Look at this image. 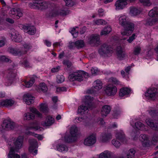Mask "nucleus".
Wrapping results in <instances>:
<instances>
[{"instance_id":"a878e982","label":"nucleus","mask_w":158,"mask_h":158,"mask_svg":"<svg viewBox=\"0 0 158 158\" xmlns=\"http://www.w3.org/2000/svg\"><path fill=\"white\" fill-rule=\"evenodd\" d=\"M7 77L11 80L13 79L16 76V71L15 69H10L8 70Z\"/></svg>"},{"instance_id":"e433bc0d","label":"nucleus","mask_w":158,"mask_h":158,"mask_svg":"<svg viewBox=\"0 0 158 158\" xmlns=\"http://www.w3.org/2000/svg\"><path fill=\"white\" fill-rule=\"evenodd\" d=\"M40 111L47 113L48 110V106L46 103H42L40 106Z\"/></svg>"},{"instance_id":"f8f14e48","label":"nucleus","mask_w":158,"mask_h":158,"mask_svg":"<svg viewBox=\"0 0 158 158\" xmlns=\"http://www.w3.org/2000/svg\"><path fill=\"white\" fill-rule=\"evenodd\" d=\"M96 141V138L94 135H91L86 138L84 141L85 145L90 146L94 144Z\"/></svg>"},{"instance_id":"9d476101","label":"nucleus","mask_w":158,"mask_h":158,"mask_svg":"<svg viewBox=\"0 0 158 158\" xmlns=\"http://www.w3.org/2000/svg\"><path fill=\"white\" fill-rule=\"evenodd\" d=\"M102 84L100 80H97L94 82V86L92 87V89L88 90V92L89 93H92L98 91L102 88Z\"/></svg>"},{"instance_id":"393cba45","label":"nucleus","mask_w":158,"mask_h":158,"mask_svg":"<svg viewBox=\"0 0 158 158\" xmlns=\"http://www.w3.org/2000/svg\"><path fill=\"white\" fill-rule=\"evenodd\" d=\"M145 25L147 26H151L156 24L158 22V19L157 18L152 19L149 18L146 21Z\"/></svg>"},{"instance_id":"37998d69","label":"nucleus","mask_w":158,"mask_h":158,"mask_svg":"<svg viewBox=\"0 0 158 158\" xmlns=\"http://www.w3.org/2000/svg\"><path fill=\"white\" fill-rule=\"evenodd\" d=\"M39 88L43 92H46L48 89L47 86L44 83H41L40 84Z\"/></svg>"},{"instance_id":"7c9ffc66","label":"nucleus","mask_w":158,"mask_h":158,"mask_svg":"<svg viewBox=\"0 0 158 158\" xmlns=\"http://www.w3.org/2000/svg\"><path fill=\"white\" fill-rule=\"evenodd\" d=\"M111 30V28L110 26L105 27L101 31L100 35H106L109 34Z\"/></svg>"},{"instance_id":"680f3d73","label":"nucleus","mask_w":158,"mask_h":158,"mask_svg":"<svg viewBox=\"0 0 158 158\" xmlns=\"http://www.w3.org/2000/svg\"><path fill=\"white\" fill-rule=\"evenodd\" d=\"M13 40L17 42H20L22 40V37L21 35L19 34L15 37L14 40Z\"/></svg>"},{"instance_id":"5fc2aeb1","label":"nucleus","mask_w":158,"mask_h":158,"mask_svg":"<svg viewBox=\"0 0 158 158\" xmlns=\"http://www.w3.org/2000/svg\"><path fill=\"white\" fill-rule=\"evenodd\" d=\"M27 53V51H24L23 50L17 49V55L21 56Z\"/></svg>"},{"instance_id":"e2e57ef3","label":"nucleus","mask_w":158,"mask_h":158,"mask_svg":"<svg viewBox=\"0 0 158 158\" xmlns=\"http://www.w3.org/2000/svg\"><path fill=\"white\" fill-rule=\"evenodd\" d=\"M69 48L70 49H73L76 47V44L75 42H70L68 46Z\"/></svg>"},{"instance_id":"c9c22d12","label":"nucleus","mask_w":158,"mask_h":158,"mask_svg":"<svg viewBox=\"0 0 158 158\" xmlns=\"http://www.w3.org/2000/svg\"><path fill=\"white\" fill-rule=\"evenodd\" d=\"M35 115L31 113L27 112L24 114V120H29L34 118Z\"/></svg>"},{"instance_id":"aec40b11","label":"nucleus","mask_w":158,"mask_h":158,"mask_svg":"<svg viewBox=\"0 0 158 158\" xmlns=\"http://www.w3.org/2000/svg\"><path fill=\"white\" fill-rule=\"evenodd\" d=\"M117 54L118 58L120 60H122L125 57V53L123 50L121 46H118L117 47Z\"/></svg>"},{"instance_id":"20e7f679","label":"nucleus","mask_w":158,"mask_h":158,"mask_svg":"<svg viewBox=\"0 0 158 158\" xmlns=\"http://www.w3.org/2000/svg\"><path fill=\"white\" fill-rule=\"evenodd\" d=\"M113 49L112 46L106 44H103L99 50V53L102 55L110 54L113 52Z\"/></svg>"},{"instance_id":"49530a36","label":"nucleus","mask_w":158,"mask_h":158,"mask_svg":"<svg viewBox=\"0 0 158 158\" xmlns=\"http://www.w3.org/2000/svg\"><path fill=\"white\" fill-rule=\"evenodd\" d=\"M74 1V0H64L66 6L69 7L73 6Z\"/></svg>"},{"instance_id":"1a4fd4ad","label":"nucleus","mask_w":158,"mask_h":158,"mask_svg":"<svg viewBox=\"0 0 158 158\" xmlns=\"http://www.w3.org/2000/svg\"><path fill=\"white\" fill-rule=\"evenodd\" d=\"M33 5L41 10H44L48 7V4L47 2L41 1H35V2L33 3Z\"/></svg>"},{"instance_id":"cd10ccee","label":"nucleus","mask_w":158,"mask_h":158,"mask_svg":"<svg viewBox=\"0 0 158 158\" xmlns=\"http://www.w3.org/2000/svg\"><path fill=\"white\" fill-rule=\"evenodd\" d=\"M69 13L68 10H59L56 11L53 15L56 16V15H60L63 16H65Z\"/></svg>"},{"instance_id":"f257e3e1","label":"nucleus","mask_w":158,"mask_h":158,"mask_svg":"<svg viewBox=\"0 0 158 158\" xmlns=\"http://www.w3.org/2000/svg\"><path fill=\"white\" fill-rule=\"evenodd\" d=\"M23 137L19 136L17 138H15L13 140L14 146L11 147L8 155V158H20V156L15 153V151L17 152L23 146Z\"/></svg>"},{"instance_id":"0e129e2a","label":"nucleus","mask_w":158,"mask_h":158,"mask_svg":"<svg viewBox=\"0 0 158 158\" xmlns=\"http://www.w3.org/2000/svg\"><path fill=\"white\" fill-rule=\"evenodd\" d=\"M110 80L112 81L113 83L115 84H118L119 81L116 78L114 77H111L110 79Z\"/></svg>"},{"instance_id":"c03bdc74","label":"nucleus","mask_w":158,"mask_h":158,"mask_svg":"<svg viewBox=\"0 0 158 158\" xmlns=\"http://www.w3.org/2000/svg\"><path fill=\"white\" fill-rule=\"evenodd\" d=\"M135 125L136 128L139 130H143L144 127V124L139 122H138L135 123Z\"/></svg>"},{"instance_id":"412c9836","label":"nucleus","mask_w":158,"mask_h":158,"mask_svg":"<svg viewBox=\"0 0 158 158\" xmlns=\"http://www.w3.org/2000/svg\"><path fill=\"white\" fill-rule=\"evenodd\" d=\"M54 122V118L49 116L47 117L45 121L43 122L42 124L44 126H50Z\"/></svg>"},{"instance_id":"9b49d317","label":"nucleus","mask_w":158,"mask_h":158,"mask_svg":"<svg viewBox=\"0 0 158 158\" xmlns=\"http://www.w3.org/2000/svg\"><path fill=\"white\" fill-rule=\"evenodd\" d=\"M117 91V88L112 85H109L106 86L105 91L109 96H112L115 94Z\"/></svg>"},{"instance_id":"423d86ee","label":"nucleus","mask_w":158,"mask_h":158,"mask_svg":"<svg viewBox=\"0 0 158 158\" xmlns=\"http://www.w3.org/2000/svg\"><path fill=\"white\" fill-rule=\"evenodd\" d=\"M157 89L152 87L149 89L145 93L146 97L148 99L154 100L156 98Z\"/></svg>"},{"instance_id":"69168bd1","label":"nucleus","mask_w":158,"mask_h":158,"mask_svg":"<svg viewBox=\"0 0 158 158\" xmlns=\"http://www.w3.org/2000/svg\"><path fill=\"white\" fill-rule=\"evenodd\" d=\"M60 69V66H58L52 69L51 71L52 73H56L58 72Z\"/></svg>"},{"instance_id":"6ab92c4d","label":"nucleus","mask_w":158,"mask_h":158,"mask_svg":"<svg viewBox=\"0 0 158 158\" xmlns=\"http://www.w3.org/2000/svg\"><path fill=\"white\" fill-rule=\"evenodd\" d=\"M14 101L11 99H7L0 101V105L5 107L11 106L14 103Z\"/></svg>"},{"instance_id":"c85d7f7f","label":"nucleus","mask_w":158,"mask_h":158,"mask_svg":"<svg viewBox=\"0 0 158 158\" xmlns=\"http://www.w3.org/2000/svg\"><path fill=\"white\" fill-rule=\"evenodd\" d=\"M130 92V89L127 88H122L120 90L119 95L121 97H123L125 95L128 94Z\"/></svg>"},{"instance_id":"774afa93","label":"nucleus","mask_w":158,"mask_h":158,"mask_svg":"<svg viewBox=\"0 0 158 158\" xmlns=\"http://www.w3.org/2000/svg\"><path fill=\"white\" fill-rule=\"evenodd\" d=\"M104 10L102 8L99 9L98 10V15L100 16H103L104 14Z\"/></svg>"},{"instance_id":"603ef678","label":"nucleus","mask_w":158,"mask_h":158,"mask_svg":"<svg viewBox=\"0 0 158 158\" xmlns=\"http://www.w3.org/2000/svg\"><path fill=\"white\" fill-rule=\"evenodd\" d=\"M63 63L65 65L67 66L68 68H70L72 65L71 62L68 60H64Z\"/></svg>"},{"instance_id":"864d4df0","label":"nucleus","mask_w":158,"mask_h":158,"mask_svg":"<svg viewBox=\"0 0 158 158\" xmlns=\"http://www.w3.org/2000/svg\"><path fill=\"white\" fill-rule=\"evenodd\" d=\"M23 48L24 49V51H28L31 47V46L30 44H28L26 43H24L23 44Z\"/></svg>"},{"instance_id":"ddd939ff","label":"nucleus","mask_w":158,"mask_h":158,"mask_svg":"<svg viewBox=\"0 0 158 158\" xmlns=\"http://www.w3.org/2000/svg\"><path fill=\"white\" fill-rule=\"evenodd\" d=\"M15 12H16V9L14 8L11 9L9 12V15L11 17L16 19H19L23 16V14L21 10H18L17 12L18 13L16 15H15Z\"/></svg>"},{"instance_id":"72a5a7b5","label":"nucleus","mask_w":158,"mask_h":158,"mask_svg":"<svg viewBox=\"0 0 158 158\" xmlns=\"http://www.w3.org/2000/svg\"><path fill=\"white\" fill-rule=\"evenodd\" d=\"M25 30L29 34L33 35L35 32V29L34 27H26L25 28Z\"/></svg>"},{"instance_id":"58836bf2","label":"nucleus","mask_w":158,"mask_h":158,"mask_svg":"<svg viewBox=\"0 0 158 158\" xmlns=\"http://www.w3.org/2000/svg\"><path fill=\"white\" fill-rule=\"evenodd\" d=\"M76 47L77 48H81L84 46L85 44L83 40H79L75 42Z\"/></svg>"},{"instance_id":"338daca9","label":"nucleus","mask_w":158,"mask_h":158,"mask_svg":"<svg viewBox=\"0 0 158 158\" xmlns=\"http://www.w3.org/2000/svg\"><path fill=\"white\" fill-rule=\"evenodd\" d=\"M135 35L133 34L132 35L129 37V38L127 40V41L129 43H131L135 39Z\"/></svg>"},{"instance_id":"a18cd8bd","label":"nucleus","mask_w":158,"mask_h":158,"mask_svg":"<svg viewBox=\"0 0 158 158\" xmlns=\"http://www.w3.org/2000/svg\"><path fill=\"white\" fill-rule=\"evenodd\" d=\"M11 32V37L12 40H14L15 37L19 35L18 32L14 29L12 30Z\"/></svg>"},{"instance_id":"39448f33","label":"nucleus","mask_w":158,"mask_h":158,"mask_svg":"<svg viewBox=\"0 0 158 158\" xmlns=\"http://www.w3.org/2000/svg\"><path fill=\"white\" fill-rule=\"evenodd\" d=\"M123 27L125 30L121 32L122 35H123L128 36L131 35L134 30V25L129 21Z\"/></svg>"},{"instance_id":"473e14b6","label":"nucleus","mask_w":158,"mask_h":158,"mask_svg":"<svg viewBox=\"0 0 158 158\" xmlns=\"http://www.w3.org/2000/svg\"><path fill=\"white\" fill-rule=\"evenodd\" d=\"M139 139L143 144H144L145 146H146L148 144V138L146 135H141L140 136Z\"/></svg>"},{"instance_id":"4468645a","label":"nucleus","mask_w":158,"mask_h":158,"mask_svg":"<svg viewBox=\"0 0 158 158\" xmlns=\"http://www.w3.org/2000/svg\"><path fill=\"white\" fill-rule=\"evenodd\" d=\"M112 138V135L110 133H104L102 134L100 138V140L102 143H107Z\"/></svg>"},{"instance_id":"2eb2a0df","label":"nucleus","mask_w":158,"mask_h":158,"mask_svg":"<svg viewBox=\"0 0 158 158\" xmlns=\"http://www.w3.org/2000/svg\"><path fill=\"white\" fill-rule=\"evenodd\" d=\"M146 122L147 124L153 130L158 131V123L150 119H147Z\"/></svg>"},{"instance_id":"5701e85b","label":"nucleus","mask_w":158,"mask_h":158,"mask_svg":"<svg viewBox=\"0 0 158 158\" xmlns=\"http://www.w3.org/2000/svg\"><path fill=\"white\" fill-rule=\"evenodd\" d=\"M29 142L30 144L29 148V151L31 152L33 149H34L38 146V143L35 139H30L29 140Z\"/></svg>"},{"instance_id":"09e8293b","label":"nucleus","mask_w":158,"mask_h":158,"mask_svg":"<svg viewBox=\"0 0 158 158\" xmlns=\"http://www.w3.org/2000/svg\"><path fill=\"white\" fill-rule=\"evenodd\" d=\"M139 12V10L136 8L131 7L130 9V13L133 15H136Z\"/></svg>"},{"instance_id":"4d7b16f0","label":"nucleus","mask_w":158,"mask_h":158,"mask_svg":"<svg viewBox=\"0 0 158 158\" xmlns=\"http://www.w3.org/2000/svg\"><path fill=\"white\" fill-rule=\"evenodd\" d=\"M71 33L72 34V35H73L74 37L75 38H76L78 34V31H76V29L74 28H72V30L71 31Z\"/></svg>"},{"instance_id":"dca6fc26","label":"nucleus","mask_w":158,"mask_h":158,"mask_svg":"<svg viewBox=\"0 0 158 158\" xmlns=\"http://www.w3.org/2000/svg\"><path fill=\"white\" fill-rule=\"evenodd\" d=\"M34 99L35 98L29 94H24L23 97L24 101L28 105H30L33 103Z\"/></svg>"},{"instance_id":"6e6d98bb","label":"nucleus","mask_w":158,"mask_h":158,"mask_svg":"<svg viewBox=\"0 0 158 158\" xmlns=\"http://www.w3.org/2000/svg\"><path fill=\"white\" fill-rule=\"evenodd\" d=\"M95 24L99 25L101 24H106V22L102 19H99L96 20L95 22Z\"/></svg>"},{"instance_id":"de8ad7c7","label":"nucleus","mask_w":158,"mask_h":158,"mask_svg":"<svg viewBox=\"0 0 158 158\" xmlns=\"http://www.w3.org/2000/svg\"><path fill=\"white\" fill-rule=\"evenodd\" d=\"M140 2L143 3L144 6H149L151 5V3L150 0H139Z\"/></svg>"},{"instance_id":"c756f323","label":"nucleus","mask_w":158,"mask_h":158,"mask_svg":"<svg viewBox=\"0 0 158 158\" xmlns=\"http://www.w3.org/2000/svg\"><path fill=\"white\" fill-rule=\"evenodd\" d=\"M129 20H128L126 16L123 15L120 16L119 18V22L120 24L123 27Z\"/></svg>"},{"instance_id":"4be33fe9","label":"nucleus","mask_w":158,"mask_h":158,"mask_svg":"<svg viewBox=\"0 0 158 158\" xmlns=\"http://www.w3.org/2000/svg\"><path fill=\"white\" fill-rule=\"evenodd\" d=\"M76 138L71 134L66 135L64 138V141L65 143H70L76 140Z\"/></svg>"},{"instance_id":"bf43d9fd","label":"nucleus","mask_w":158,"mask_h":158,"mask_svg":"<svg viewBox=\"0 0 158 158\" xmlns=\"http://www.w3.org/2000/svg\"><path fill=\"white\" fill-rule=\"evenodd\" d=\"M57 78V82L58 83H61L64 80V77L63 75L58 76Z\"/></svg>"},{"instance_id":"a211bd4d","label":"nucleus","mask_w":158,"mask_h":158,"mask_svg":"<svg viewBox=\"0 0 158 158\" xmlns=\"http://www.w3.org/2000/svg\"><path fill=\"white\" fill-rule=\"evenodd\" d=\"M110 107L108 105H105L102 106L101 113L103 117H105L110 111Z\"/></svg>"},{"instance_id":"a19ab883","label":"nucleus","mask_w":158,"mask_h":158,"mask_svg":"<svg viewBox=\"0 0 158 158\" xmlns=\"http://www.w3.org/2000/svg\"><path fill=\"white\" fill-rule=\"evenodd\" d=\"M141 50V48L139 45L135 46L134 48L133 51V53L135 55H138L140 53Z\"/></svg>"},{"instance_id":"ea45409f","label":"nucleus","mask_w":158,"mask_h":158,"mask_svg":"<svg viewBox=\"0 0 158 158\" xmlns=\"http://www.w3.org/2000/svg\"><path fill=\"white\" fill-rule=\"evenodd\" d=\"M57 150L60 152H62L63 151H68V148L64 144H60L57 146Z\"/></svg>"},{"instance_id":"bb28decb","label":"nucleus","mask_w":158,"mask_h":158,"mask_svg":"<svg viewBox=\"0 0 158 158\" xmlns=\"http://www.w3.org/2000/svg\"><path fill=\"white\" fill-rule=\"evenodd\" d=\"M116 138L122 142H126V140L125 135L123 132L122 131L118 132L116 135Z\"/></svg>"},{"instance_id":"b1692460","label":"nucleus","mask_w":158,"mask_h":158,"mask_svg":"<svg viewBox=\"0 0 158 158\" xmlns=\"http://www.w3.org/2000/svg\"><path fill=\"white\" fill-rule=\"evenodd\" d=\"M37 78V77L36 76H34L33 77L31 78L30 80L29 81H24L23 85L26 87L29 88L35 82V79Z\"/></svg>"},{"instance_id":"f03ea898","label":"nucleus","mask_w":158,"mask_h":158,"mask_svg":"<svg viewBox=\"0 0 158 158\" xmlns=\"http://www.w3.org/2000/svg\"><path fill=\"white\" fill-rule=\"evenodd\" d=\"M83 76L87 78L89 77L88 74L83 71H77L70 73L68 76V79L70 81H81L83 80Z\"/></svg>"},{"instance_id":"3c124183","label":"nucleus","mask_w":158,"mask_h":158,"mask_svg":"<svg viewBox=\"0 0 158 158\" xmlns=\"http://www.w3.org/2000/svg\"><path fill=\"white\" fill-rule=\"evenodd\" d=\"M0 61L9 62H11V61L10 59L4 56H0Z\"/></svg>"},{"instance_id":"13d9d810","label":"nucleus","mask_w":158,"mask_h":158,"mask_svg":"<svg viewBox=\"0 0 158 158\" xmlns=\"http://www.w3.org/2000/svg\"><path fill=\"white\" fill-rule=\"evenodd\" d=\"M22 63L25 67H29L30 66L29 63L27 59L23 60Z\"/></svg>"},{"instance_id":"7ed1b4c3","label":"nucleus","mask_w":158,"mask_h":158,"mask_svg":"<svg viewBox=\"0 0 158 158\" xmlns=\"http://www.w3.org/2000/svg\"><path fill=\"white\" fill-rule=\"evenodd\" d=\"M93 100V98L89 96L85 97V106L82 105L80 107L78 112L81 114H86L88 113L89 108L92 105V102Z\"/></svg>"},{"instance_id":"f704fd0d","label":"nucleus","mask_w":158,"mask_h":158,"mask_svg":"<svg viewBox=\"0 0 158 158\" xmlns=\"http://www.w3.org/2000/svg\"><path fill=\"white\" fill-rule=\"evenodd\" d=\"M135 152V151L134 149H130L126 153L127 158H134Z\"/></svg>"},{"instance_id":"0eeeda50","label":"nucleus","mask_w":158,"mask_h":158,"mask_svg":"<svg viewBox=\"0 0 158 158\" xmlns=\"http://www.w3.org/2000/svg\"><path fill=\"white\" fill-rule=\"evenodd\" d=\"M2 126L3 129L6 130H10L15 128L16 127V124L11 120H6L4 121Z\"/></svg>"},{"instance_id":"79ce46f5","label":"nucleus","mask_w":158,"mask_h":158,"mask_svg":"<svg viewBox=\"0 0 158 158\" xmlns=\"http://www.w3.org/2000/svg\"><path fill=\"white\" fill-rule=\"evenodd\" d=\"M110 153L107 152H104L100 154L99 158H108L110 157Z\"/></svg>"},{"instance_id":"052dcab7","label":"nucleus","mask_w":158,"mask_h":158,"mask_svg":"<svg viewBox=\"0 0 158 158\" xmlns=\"http://www.w3.org/2000/svg\"><path fill=\"white\" fill-rule=\"evenodd\" d=\"M9 51L10 53L17 55V49L10 48L9 49Z\"/></svg>"},{"instance_id":"4c0bfd02","label":"nucleus","mask_w":158,"mask_h":158,"mask_svg":"<svg viewBox=\"0 0 158 158\" xmlns=\"http://www.w3.org/2000/svg\"><path fill=\"white\" fill-rule=\"evenodd\" d=\"M149 16L150 17H156L158 15L157 8L155 7L151 10L148 13Z\"/></svg>"},{"instance_id":"f3484780","label":"nucleus","mask_w":158,"mask_h":158,"mask_svg":"<svg viewBox=\"0 0 158 158\" xmlns=\"http://www.w3.org/2000/svg\"><path fill=\"white\" fill-rule=\"evenodd\" d=\"M127 4V0H118L115 3V6L117 10L123 9Z\"/></svg>"},{"instance_id":"8fccbe9b","label":"nucleus","mask_w":158,"mask_h":158,"mask_svg":"<svg viewBox=\"0 0 158 158\" xmlns=\"http://www.w3.org/2000/svg\"><path fill=\"white\" fill-rule=\"evenodd\" d=\"M111 142L112 144L116 148H118L121 144L120 142L117 141V139H113Z\"/></svg>"},{"instance_id":"6e6552de","label":"nucleus","mask_w":158,"mask_h":158,"mask_svg":"<svg viewBox=\"0 0 158 158\" xmlns=\"http://www.w3.org/2000/svg\"><path fill=\"white\" fill-rule=\"evenodd\" d=\"M99 35H93L89 37L88 42L92 46H94L99 44Z\"/></svg>"},{"instance_id":"2f4dec72","label":"nucleus","mask_w":158,"mask_h":158,"mask_svg":"<svg viewBox=\"0 0 158 158\" xmlns=\"http://www.w3.org/2000/svg\"><path fill=\"white\" fill-rule=\"evenodd\" d=\"M78 131V129L77 127L75 126H73L71 127L70 134L76 137L77 135Z\"/></svg>"}]
</instances>
